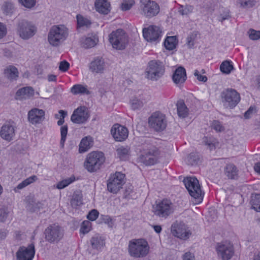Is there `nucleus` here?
Instances as JSON below:
<instances>
[{
  "instance_id": "f257e3e1",
  "label": "nucleus",
  "mask_w": 260,
  "mask_h": 260,
  "mask_svg": "<svg viewBox=\"0 0 260 260\" xmlns=\"http://www.w3.org/2000/svg\"><path fill=\"white\" fill-rule=\"evenodd\" d=\"M184 184L192 197L194 204L203 201L204 193L202 191L199 180L195 177H187L183 181Z\"/></svg>"
},
{
  "instance_id": "f03ea898",
  "label": "nucleus",
  "mask_w": 260,
  "mask_h": 260,
  "mask_svg": "<svg viewBox=\"0 0 260 260\" xmlns=\"http://www.w3.org/2000/svg\"><path fill=\"white\" fill-rule=\"evenodd\" d=\"M68 36V29L63 25L52 26L48 35V41L53 46H58Z\"/></svg>"
},
{
  "instance_id": "7ed1b4c3",
  "label": "nucleus",
  "mask_w": 260,
  "mask_h": 260,
  "mask_svg": "<svg viewBox=\"0 0 260 260\" xmlns=\"http://www.w3.org/2000/svg\"><path fill=\"white\" fill-rule=\"evenodd\" d=\"M240 94L234 89H224L220 94L221 104L225 109H233L240 101Z\"/></svg>"
},
{
  "instance_id": "20e7f679",
  "label": "nucleus",
  "mask_w": 260,
  "mask_h": 260,
  "mask_svg": "<svg viewBox=\"0 0 260 260\" xmlns=\"http://www.w3.org/2000/svg\"><path fill=\"white\" fill-rule=\"evenodd\" d=\"M175 206L169 200L164 199L153 206V212L159 218L166 219L175 211Z\"/></svg>"
},
{
  "instance_id": "39448f33",
  "label": "nucleus",
  "mask_w": 260,
  "mask_h": 260,
  "mask_svg": "<svg viewBox=\"0 0 260 260\" xmlns=\"http://www.w3.org/2000/svg\"><path fill=\"white\" fill-rule=\"evenodd\" d=\"M127 250L132 257L139 258L145 256L146 254V240L143 238L131 240Z\"/></svg>"
},
{
  "instance_id": "423d86ee",
  "label": "nucleus",
  "mask_w": 260,
  "mask_h": 260,
  "mask_svg": "<svg viewBox=\"0 0 260 260\" xmlns=\"http://www.w3.org/2000/svg\"><path fill=\"white\" fill-rule=\"evenodd\" d=\"M105 160V158L103 152L93 151L87 156L84 166L88 171L93 172L100 169Z\"/></svg>"
},
{
  "instance_id": "0eeeda50",
  "label": "nucleus",
  "mask_w": 260,
  "mask_h": 260,
  "mask_svg": "<svg viewBox=\"0 0 260 260\" xmlns=\"http://www.w3.org/2000/svg\"><path fill=\"white\" fill-rule=\"evenodd\" d=\"M109 40L113 48L117 50H123L128 42L127 35L121 29L112 31L109 35Z\"/></svg>"
},
{
  "instance_id": "6e6552de",
  "label": "nucleus",
  "mask_w": 260,
  "mask_h": 260,
  "mask_svg": "<svg viewBox=\"0 0 260 260\" xmlns=\"http://www.w3.org/2000/svg\"><path fill=\"white\" fill-rule=\"evenodd\" d=\"M148 123L150 128L156 132L164 131L167 126V119L166 115L159 111L151 114L148 118Z\"/></svg>"
},
{
  "instance_id": "1a4fd4ad",
  "label": "nucleus",
  "mask_w": 260,
  "mask_h": 260,
  "mask_svg": "<svg viewBox=\"0 0 260 260\" xmlns=\"http://www.w3.org/2000/svg\"><path fill=\"white\" fill-rule=\"evenodd\" d=\"M45 239L50 243H57L63 237L64 231L58 224L49 225L44 231Z\"/></svg>"
},
{
  "instance_id": "9d476101",
  "label": "nucleus",
  "mask_w": 260,
  "mask_h": 260,
  "mask_svg": "<svg viewBox=\"0 0 260 260\" xmlns=\"http://www.w3.org/2000/svg\"><path fill=\"white\" fill-rule=\"evenodd\" d=\"M37 28L31 22L25 20H21L18 22L17 32L20 38L27 40L35 35Z\"/></svg>"
},
{
  "instance_id": "9b49d317",
  "label": "nucleus",
  "mask_w": 260,
  "mask_h": 260,
  "mask_svg": "<svg viewBox=\"0 0 260 260\" xmlns=\"http://www.w3.org/2000/svg\"><path fill=\"white\" fill-rule=\"evenodd\" d=\"M147 69V79L157 81L164 74L165 67L161 62L158 60H151L149 62Z\"/></svg>"
},
{
  "instance_id": "f8f14e48",
  "label": "nucleus",
  "mask_w": 260,
  "mask_h": 260,
  "mask_svg": "<svg viewBox=\"0 0 260 260\" xmlns=\"http://www.w3.org/2000/svg\"><path fill=\"white\" fill-rule=\"evenodd\" d=\"M125 175L121 172H116L110 176L108 180V190L113 193H116L124 183Z\"/></svg>"
},
{
  "instance_id": "ddd939ff",
  "label": "nucleus",
  "mask_w": 260,
  "mask_h": 260,
  "mask_svg": "<svg viewBox=\"0 0 260 260\" xmlns=\"http://www.w3.org/2000/svg\"><path fill=\"white\" fill-rule=\"evenodd\" d=\"M216 250L218 256L222 260H230L234 254L233 245L228 241L218 243Z\"/></svg>"
},
{
  "instance_id": "4468645a",
  "label": "nucleus",
  "mask_w": 260,
  "mask_h": 260,
  "mask_svg": "<svg viewBox=\"0 0 260 260\" xmlns=\"http://www.w3.org/2000/svg\"><path fill=\"white\" fill-rule=\"evenodd\" d=\"M171 232L174 236L184 240L188 239L191 234L184 223L177 221L172 225Z\"/></svg>"
},
{
  "instance_id": "2eb2a0df",
  "label": "nucleus",
  "mask_w": 260,
  "mask_h": 260,
  "mask_svg": "<svg viewBox=\"0 0 260 260\" xmlns=\"http://www.w3.org/2000/svg\"><path fill=\"white\" fill-rule=\"evenodd\" d=\"M45 111L37 108L30 110L27 113L28 121L32 125L42 123L45 120Z\"/></svg>"
},
{
  "instance_id": "dca6fc26",
  "label": "nucleus",
  "mask_w": 260,
  "mask_h": 260,
  "mask_svg": "<svg viewBox=\"0 0 260 260\" xmlns=\"http://www.w3.org/2000/svg\"><path fill=\"white\" fill-rule=\"evenodd\" d=\"M89 117L87 108L85 106H80L76 109L71 115V121L76 124L85 122Z\"/></svg>"
},
{
  "instance_id": "f3484780",
  "label": "nucleus",
  "mask_w": 260,
  "mask_h": 260,
  "mask_svg": "<svg viewBox=\"0 0 260 260\" xmlns=\"http://www.w3.org/2000/svg\"><path fill=\"white\" fill-rule=\"evenodd\" d=\"M111 133L114 140L118 142L125 140L128 135V131L126 127L118 124H115L112 126Z\"/></svg>"
},
{
  "instance_id": "a211bd4d",
  "label": "nucleus",
  "mask_w": 260,
  "mask_h": 260,
  "mask_svg": "<svg viewBox=\"0 0 260 260\" xmlns=\"http://www.w3.org/2000/svg\"><path fill=\"white\" fill-rule=\"evenodd\" d=\"M35 253V246L31 243L27 247H20L17 252V258L18 260H31Z\"/></svg>"
},
{
  "instance_id": "6ab92c4d",
  "label": "nucleus",
  "mask_w": 260,
  "mask_h": 260,
  "mask_svg": "<svg viewBox=\"0 0 260 260\" xmlns=\"http://www.w3.org/2000/svg\"><path fill=\"white\" fill-rule=\"evenodd\" d=\"M161 29L157 26L150 25L147 27V42L156 44L158 43L161 37Z\"/></svg>"
},
{
  "instance_id": "aec40b11",
  "label": "nucleus",
  "mask_w": 260,
  "mask_h": 260,
  "mask_svg": "<svg viewBox=\"0 0 260 260\" xmlns=\"http://www.w3.org/2000/svg\"><path fill=\"white\" fill-rule=\"evenodd\" d=\"M105 69L106 63L104 59L101 57H95L89 65V70L93 73H103Z\"/></svg>"
},
{
  "instance_id": "412c9836",
  "label": "nucleus",
  "mask_w": 260,
  "mask_h": 260,
  "mask_svg": "<svg viewBox=\"0 0 260 260\" xmlns=\"http://www.w3.org/2000/svg\"><path fill=\"white\" fill-rule=\"evenodd\" d=\"M13 122H8L4 124L1 127V137L4 140L10 141L15 135V129Z\"/></svg>"
},
{
  "instance_id": "4be33fe9",
  "label": "nucleus",
  "mask_w": 260,
  "mask_h": 260,
  "mask_svg": "<svg viewBox=\"0 0 260 260\" xmlns=\"http://www.w3.org/2000/svg\"><path fill=\"white\" fill-rule=\"evenodd\" d=\"M160 152L155 146L147 148V165H154L158 162Z\"/></svg>"
},
{
  "instance_id": "5701e85b",
  "label": "nucleus",
  "mask_w": 260,
  "mask_h": 260,
  "mask_svg": "<svg viewBox=\"0 0 260 260\" xmlns=\"http://www.w3.org/2000/svg\"><path fill=\"white\" fill-rule=\"evenodd\" d=\"M186 71L182 67L176 69L172 76L173 82L178 85L183 83L186 80Z\"/></svg>"
},
{
  "instance_id": "b1692460",
  "label": "nucleus",
  "mask_w": 260,
  "mask_h": 260,
  "mask_svg": "<svg viewBox=\"0 0 260 260\" xmlns=\"http://www.w3.org/2000/svg\"><path fill=\"white\" fill-rule=\"evenodd\" d=\"M4 74L5 77L10 81L16 80L19 76L18 69L12 65H10L5 69Z\"/></svg>"
},
{
  "instance_id": "393cba45",
  "label": "nucleus",
  "mask_w": 260,
  "mask_h": 260,
  "mask_svg": "<svg viewBox=\"0 0 260 260\" xmlns=\"http://www.w3.org/2000/svg\"><path fill=\"white\" fill-rule=\"evenodd\" d=\"M95 7L98 12L103 14H107L110 11V5L107 0H96Z\"/></svg>"
},
{
  "instance_id": "a878e982",
  "label": "nucleus",
  "mask_w": 260,
  "mask_h": 260,
  "mask_svg": "<svg viewBox=\"0 0 260 260\" xmlns=\"http://www.w3.org/2000/svg\"><path fill=\"white\" fill-rule=\"evenodd\" d=\"M81 44L85 48H90L94 47L99 42L98 37L96 35H92L82 38Z\"/></svg>"
},
{
  "instance_id": "bb28decb",
  "label": "nucleus",
  "mask_w": 260,
  "mask_h": 260,
  "mask_svg": "<svg viewBox=\"0 0 260 260\" xmlns=\"http://www.w3.org/2000/svg\"><path fill=\"white\" fill-rule=\"evenodd\" d=\"M159 5L154 1H147V17L156 16L159 12Z\"/></svg>"
},
{
  "instance_id": "cd10ccee",
  "label": "nucleus",
  "mask_w": 260,
  "mask_h": 260,
  "mask_svg": "<svg viewBox=\"0 0 260 260\" xmlns=\"http://www.w3.org/2000/svg\"><path fill=\"white\" fill-rule=\"evenodd\" d=\"M92 248L98 250L105 246V240L98 234L93 236L90 240Z\"/></svg>"
},
{
  "instance_id": "c85d7f7f",
  "label": "nucleus",
  "mask_w": 260,
  "mask_h": 260,
  "mask_svg": "<svg viewBox=\"0 0 260 260\" xmlns=\"http://www.w3.org/2000/svg\"><path fill=\"white\" fill-rule=\"evenodd\" d=\"M118 157L121 160H127L131 155V148L128 146H122L116 149Z\"/></svg>"
},
{
  "instance_id": "c756f323",
  "label": "nucleus",
  "mask_w": 260,
  "mask_h": 260,
  "mask_svg": "<svg viewBox=\"0 0 260 260\" xmlns=\"http://www.w3.org/2000/svg\"><path fill=\"white\" fill-rule=\"evenodd\" d=\"M93 139L90 136L83 138L79 145V152H84L88 150L93 145Z\"/></svg>"
},
{
  "instance_id": "7c9ffc66",
  "label": "nucleus",
  "mask_w": 260,
  "mask_h": 260,
  "mask_svg": "<svg viewBox=\"0 0 260 260\" xmlns=\"http://www.w3.org/2000/svg\"><path fill=\"white\" fill-rule=\"evenodd\" d=\"M34 90L31 87H25L19 89L16 92V96L19 99H26L32 96Z\"/></svg>"
},
{
  "instance_id": "2f4dec72",
  "label": "nucleus",
  "mask_w": 260,
  "mask_h": 260,
  "mask_svg": "<svg viewBox=\"0 0 260 260\" xmlns=\"http://www.w3.org/2000/svg\"><path fill=\"white\" fill-rule=\"evenodd\" d=\"M83 204V196L82 192L79 190L74 191L71 200V205L74 208L81 205Z\"/></svg>"
},
{
  "instance_id": "473e14b6",
  "label": "nucleus",
  "mask_w": 260,
  "mask_h": 260,
  "mask_svg": "<svg viewBox=\"0 0 260 260\" xmlns=\"http://www.w3.org/2000/svg\"><path fill=\"white\" fill-rule=\"evenodd\" d=\"M177 113L179 117L185 118L187 116L188 110L182 100L177 101L176 104Z\"/></svg>"
},
{
  "instance_id": "72a5a7b5",
  "label": "nucleus",
  "mask_w": 260,
  "mask_h": 260,
  "mask_svg": "<svg viewBox=\"0 0 260 260\" xmlns=\"http://www.w3.org/2000/svg\"><path fill=\"white\" fill-rule=\"evenodd\" d=\"M225 173L231 179H236L238 178V171L237 167L232 164L227 165L225 168Z\"/></svg>"
},
{
  "instance_id": "f704fd0d",
  "label": "nucleus",
  "mask_w": 260,
  "mask_h": 260,
  "mask_svg": "<svg viewBox=\"0 0 260 260\" xmlns=\"http://www.w3.org/2000/svg\"><path fill=\"white\" fill-rule=\"evenodd\" d=\"M71 92L75 95L78 94H86L88 95L90 94V91L87 88V86L81 84H76L74 85L71 88Z\"/></svg>"
},
{
  "instance_id": "c9c22d12",
  "label": "nucleus",
  "mask_w": 260,
  "mask_h": 260,
  "mask_svg": "<svg viewBox=\"0 0 260 260\" xmlns=\"http://www.w3.org/2000/svg\"><path fill=\"white\" fill-rule=\"evenodd\" d=\"M38 178L36 175L31 176L26 179H25L24 180H23L22 182L20 183L16 187H15L14 188V190L15 192H17L19 190L22 189L26 186L29 185L30 184L33 183L35 181L37 180Z\"/></svg>"
},
{
  "instance_id": "e433bc0d",
  "label": "nucleus",
  "mask_w": 260,
  "mask_h": 260,
  "mask_svg": "<svg viewBox=\"0 0 260 260\" xmlns=\"http://www.w3.org/2000/svg\"><path fill=\"white\" fill-rule=\"evenodd\" d=\"M177 44V40L176 36L167 37L164 42L165 48L168 50L174 49Z\"/></svg>"
},
{
  "instance_id": "4c0bfd02",
  "label": "nucleus",
  "mask_w": 260,
  "mask_h": 260,
  "mask_svg": "<svg viewBox=\"0 0 260 260\" xmlns=\"http://www.w3.org/2000/svg\"><path fill=\"white\" fill-rule=\"evenodd\" d=\"M77 27H86L88 28L92 24L91 21L86 17H84L81 15H77L76 16Z\"/></svg>"
},
{
  "instance_id": "58836bf2",
  "label": "nucleus",
  "mask_w": 260,
  "mask_h": 260,
  "mask_svg": "<svg viewBox=\"0 0 260 260\" xmlns=\"http://www.w3.org/2000/svg\"><path fill=\"white\" fill-rule=\"evenodd\" d=\"M203 142L211 150L215 149L218 145V142L216 139L212 137H205L203 139Z\"/></svg>"
},
{
  "instance_id": "ea45409f",
  "label": "nucleus",
  "mask_w": 260,
  "mask_h": 260,
  "mask_svg": "<svg viewBox=\"0 0 260 260\" xmlns=\"http://www.w3.org/2000/svg\"><path fill=\"white\" fill-rule=\"evenodd\" d=\"M251 204L252 209L257 212H260V194L251 196Z\"/></svg>"
},
{
  "instance_id": "a19ab883",
  "label": "nucleus",
  "mask_w": 260,
  "mask_h": 260,
  "mask_svg": "<svg viewBox=\"0 0 260 260\" xmlns=\"http://www.w3.org/2000/svg\"><path fill=\"white\" fill-rule=\"evenodd\" d=\"M220 69L222 73L225 74H229L234 69L233 66L228 60L224 61L220 66Z\"/></svg>"
},
{
  "instance_id": "79ce46f5",
  "label": "nucleus",
  "mask_w": 260,
  "mask_h": 260,
  "mask_svg": "<svg viewBox=\"0 0 260 260\" xmlns=\"http://www.w3.org/2000/svg\"><path fill=\"white\" fill-rule=\"evenodd\" d=\"M3 13L6 15H11L14 10L13 4L9 2H5L2 7Z\"/></svg>"
},
{
  "instance_id": "37998d69",
  "label": "nucleus",
  "mask_w": 260,
  "mask_h": 260,
  "mask_svg": "<svg viewBox=\"0 0 260 260\" xmlns=\"http://www.w3.org/2000/svg\"><path fill=\"white\" fill-rule=\"evenodd\" d=\"M75 180V178L74 177H71L70 178L63 179L59 181L56 184V188L59 189H63L73 182Z\"/></svg>"
},
{
  "instance_id": "c03bdc74",
  "label": "nucleus",
  "mask_w": 260,
  "mask_h": 260,
  "mask_svg": "<svg viewBox=\"0 0 260 260\" xmlns=\"http://www.w3.org/2000/svg\"><path fill=\"white\" fill-rule=\"evenodd\" d=\"M68 134V126L64 125L60 127V135L61 139L60 141V145L61 148H63L64 142L66 140L67 135Z\"/></svg>"
},
{
  "instance_id": "a18cd8bd",
  "label": "nucleus",
  "mask_w": 260,
  "mask_h": 260,
  "mask_svg": "<svg viewBox=\"0 0 260 260\" xmlns=\"http://www.w3.org/2000/svg\"><path fill=\"white\" fill-rule=\"evenodd\" d=\"M91 228V223L89 221L85 220L83 221L81 225L80 231L83 234L88 233Z\"/></svg>"
},
{
  "instance_id": "49530a36",
  "label": "nucleus",
  "mask_w": 260,
  "mask_h": 260,
  "mask_svg": "<svg viewBox=\"0 0 260 260\" xmlns=\"http://www.w3.org/2000/svg\"><path fill=\"white\" fill-rule=\"evenodd\" d=\"M193 7L191 6H180L178 9V12L181 15H187L192 12Z\"/></svg>"
},
{
  "instance_id": "de8ad7c7",
  "label": "nucleus",
  "mask_w": 260,
  "mask_h": 260,
  "mask_svg": "<svg viewBox=\"0 0 260 260\" xmlns=\"http://www.w3.org/2000/svg\"><path fill=\"white\" fill-rule=\"evenodd\" d=\"M237 3L240 7L244 8H250L255 5L253 0H238Z\"/></svg>"
},
{
  "instance_id": "09e8293b",
  "label": "nucleus",
  "mask_w": 260,
  "mask_h": 260,
  "mask_svg": "<svg viewBox=\"0 0 260 260\" xmlns=\"http://www.w3.org/2000/svg\"><path fill=\"white\" fill-rule=\"evenodd\" d=\"M211 127L217 132H221L224 131V127L221 123L218 120H214L211 124Z\"/></svg>"
},
{
  "instance_id": "8fccbe9b",
  "label": "nucleus",
  "mask_w": 260,
  "mask_h": 260,
  "mask_svg": "<svg viewBox=\"0 0 260 260\" xmlns=\"http://www.w3.org/2000/svg\"><path fill=\"white\" fill-rule=\"evenodd\" d=\"M19 2L24 7L31 9L33 8L36 4V0H18Z\"/></svg>"
},
{
  "instance_id": "3c124183",
  "label": "nucleus",
  "mask_w": 260,
  "mask_h": 260,
  "mask_svg": "<svg viewBox=\"0 0 260 260\" xmlns=\"http://www.w3.org/2000/svg\"><path fill=\"white\" fill-rule=\"evenodd\" d=\"M134 4L135 2L134 0H123L121 7L122 10L127 11L129 10Z\"/></svg>"
},
{
  "instance_id": "603ef678",
  "label": "nucleus",
  "mask_w": 260,
  "mask_h": 260,
  "mask_svg": "<svg viewBox=\"0 0 260 260\" xmlns=\"http://www.w3.org/2000/svg\"><path fill=\"white\" fill-rule=\"evenodd\" d=\"M249 37L251 40H256L260 38V31L251 29L248 31Z\"/></svg>"
},
{
  "instance_id": "864d4df0",
  "label": "nucleus",
  "mask_w": 260,
  "mask_h": 260,
  "mask_svg": "<svg viewBox=\"0 0 260 260\" xmlns=\"http://www.w3.org/2000/svg\"><path fill=\"white\" fill-rule=\"evenodd\" d=\"M143 103L137 99H134L131 100V106L133 110H137L143 106Z\"/></svg>"
},
{
  "instance_id": "5fc2aeb1",
  "label": "nucleus",
  "mask_w": 260,
  "mask_h": 260,
  "mask_svg": "<svg viewBox=\"0 0 260 260\" xmlns=\"http://www.w3.org/2000/svg\"><path fill=\"white\" fill-rule=\"evenodd\" d=\"M196 35L191 34L189 35L186 38V45L188 48H192L194 44Z\"/></svg>"
},
{
  "instance_id": "6e6d98bb",
  "label": "nucleus",
  "mask_w": 260,
  "mask_h": 260,
  "mask_svg": "<svg viewBox=\"0 0 260 260\" xmlns=\"http://www.w3.org/2000/svg\"><path fill=\"white\" fill-rule=\"evenodd\" d=\"M99 213L96 210L93 209L89 212L87 216V218L89 220L94 221L97 219L99 216Z\"/></svg>"
},
{
  "instance_id": "4d7b16f0",
  "label": "nucleus",
  "mask_w": 260,
  "mask_h": 260,
  "mask_svg": "<svg viewBox=\"0 0 260 260\" xmlns=\"http://www.w3.org/2000/svg\"><path fill=\"white\" fill-rule=\"evenodd\" d=\"M29 202L28 204L27 205V209L30 210L31 212H35L36 211L37 209H39L40 208V206L41 205V203H38L36 204L35 203H34L33 201Z\"/></svg>"
},
{
  "instance_id": "13d9d810",
  "label": "nucleus",
  "mask_w": 260,
  "mask_h": 260,
  "mask_svg": "<svg viewBox=\"0 0 260 260\" xmlns=\"http://www.w3.org/2000/svg\"><path fill=\"white\" fill-rule=\"evenodd\" d=\"M9 212L6 208H0V221L4 222L7 219Z\"/></svg>"
},
{
  "instance_id": "bf43d9fd",
  "label": "nucleus",
  "mask_w": 260,
  "mask_h": 260,
  "mask_svg": "<svg viewBox=\"0 0 260 260\" xmlns=\"http://www.w3.org/2000/svg\"><path fill=\"white\" fill-rule=\"evenodd\" d=\"M69 63L64 60L60 62L59 69L62 72H66L69 69Z\"/></svg>"
},
{
  "instance_id": "052dcab7",
  "label": "nucleus",
  "mask_w": 260,
  "mask_h": 260,
  "mask_svg": "<svg viewBox=\"0 0 260 260\" xmlns=\"http://www.w3.org/2000/svg\"><path fill=\"white\" fill-rule=\"evenodd\" d=\"M58 112L60 114L61 118H60L59 120L57 121V124L58 125H61L64 122V118L67 115V112L62 110H60Z\"/></svg>"
},
{
  "instance_id": "680f3d73",
  "label": "nucleus",
  "mask_w": 260,
  "mask_h": 260,
  "mask_svg": "<svg viewBox=\"0 0 260 260\" xmlns=\"http://www.w3.org/2000/svg\"><path fill=\"white\" fill-rule=\"evenodd\" d=\"M194 75L197 77V79L200 81L205 82L207 80V77L206 76L200 75L198 70H195Z\"/></svg>"
},
{
  "instance_id": "e2e57ef3",
  "label": "nucleus",
  "mask_w": 260,
  "mask_h": 260,
  "mask_svg": "<svg viewBox=\"0 0 260 260\" xmlns=\"http://www.w3.org/2000/svg\"><path fill=\"white\" fill-rule=\"evenodd\" d=\"M133 191L131 187L125 188L124 192L123 193V197L125 199H129L132 198V193Z\"/></svg>"
},
{
  "instance_id": "0e129e2a",
  "label": "nucleus",
  "mask_w": 260,
  "mask_h": 260,
  "mask_svg": "<svg viewBox=\"0 0 260 260\" xmlns=\"http://www.w3.org/2000/svg\"><path fill=\"white\" fill-rule=\"evenodd\" d=\"M7 34V28L5 25L0 22V39L3 38Z\"/></svg>"
},
{
  "instance_id": "69168bd1",
  "label": "nucleus",
  "mask_w": 260,
  "mask_h": 260,
  "mask_svg": "<svg viewBox=\"0 0 260 260\" xmlns=\"http://www.w3.org/2000/svg\"><path fill=\"white\" fill-rule=\"evenodd\" d=\"M183 260H194V257L191 253L187 252L183 255Z\"/></svg>"
},
{
  "instance_id": "338daca9",
  "label": "nucleus",
  "mask_w": 260,
  "mask_h": 260,
  "mask_svg": "<svg viewBox=\"0 0 260 260\" xmlns=\"http://www.w3.org/2000/svg\"><path fill=\"white\" fill-rule=\"evenodd\" d=\"M138 162L143 164L144 166L146 165V156L145 154H141L138 158Z\"/></svg>"
},
{
  "instance_id": "774afa93",
  "label": "nucleus",
  "mask_w": 260,
  "mask_h": 260,
  "mask_svg": "<svg viewBox=\"0 0 260 260\" xmlns=\"http://www.w3.org/2000/svg\"><path fill=\"white\" fill-rule=\"evenodd\" d=\"M254 109L252 107H250L249 109L246 111L244 113V117L245 118H249L251 114L253 113Z\"/></svg>"
}]
</instances>
